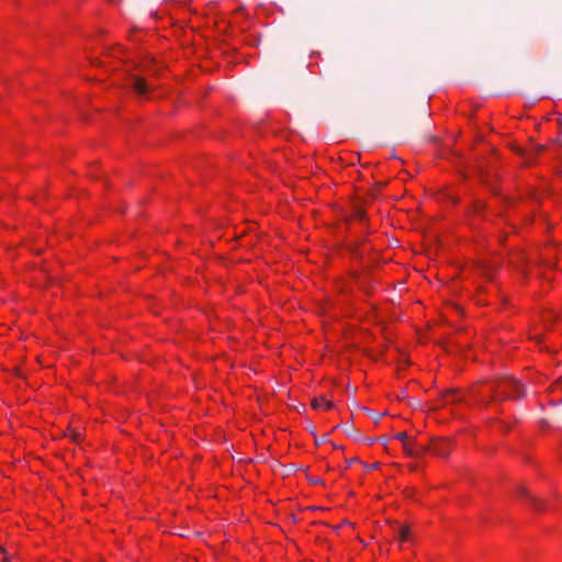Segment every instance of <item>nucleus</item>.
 <instances>
[{"label":"nucleus","mask_w":562,"mask_h":562,"mask_svg":"<svg viewBox=\"0 0 562 562\" xmlns=\"http://www.w3.org/2000/svg\"><path fill=\"white\" fill-rule=\"evenodd\" d=\"M321 442H324V439L323 440L322 439H318V440L316 439V445H321Z\"/></svg>","instance_id":"nucleus-20"},{"label":"nucleus","mask_w":562,"mask_h":562,"mask_svg":"<svg viewBox=\"0 0 562 562\" xmlns=\"http://www.w3.org/2000/svg\"><path fill=\"white\" fill-rule=\"evenodd\" d=\"M321 442H324V439L323 440L322 439H318V440L316 439V445H321Z\"/></svg>","instance_id":"nucleus-21"},{"label":"nucleus","mask_w":562,"mask_h":562,"mask_svg":"<svg viewBox=\"0 0 562 562\" xmlns=\"http://www.w3.org/2000/svg\"><path fill=\"white\" fill-rule=\"evenodd\" d=\"M380 468V463L379 462H375V463H372L371 465H368V470L371 471V470H376Z\"/></svg>","instance_id":"nucleus-14"},{"label":"nucleus","mask_w":562,"mask_h":562,"mask_svg":"<svg viewBox=\"0 0 562 562\" xmlns=\"http://www.w3.org/2000/svg\"><path fill=\"white\" fill-rule=\"evenodd\" d=\"M491 396L486 402H497L506 398L521 400L526 396L525 386L512 376L498 378L491 384Z\"/></svg>","instance_id":"nucleus-1"},{"label":"nucleus","mask_w":562,"mask_h":562,"mask_svg":"<svg viewBox=\"0 0 562 562\" xmlns=\"http://www.w3.org/2000/svg\"><path fill=\"white\" fill-rule=\"evenodd\" d=\"M373 418H375V423H378V422H379V416L373 415Z\"/></svg>","instance_id":"nucleus-23"},{"label":"nucleus","mask_w":562,"mask_h":562,"mask_svg":"<svg viewBox=\"0 0 562 562\" xmlns=\"http://www.w3.org/2000/svg\"><path fill=\"white\" fill-rule=\"evenodd\" d=\"M560 131H562V121H559Z\"/></svg>","instance_id":"nucleus-24"},{"label":"nucleus","mask_w":562,"mask_h":562,"mask_svg":"<svg viewBox=\"0 0 562 562\" xmlns=\"http://www.w3.org/2000/svg\"><path fill=\"white\" fill-rule=\"evenodd\" d=\"M323 402H324V398H314L312 401V406L314 409H319L323 407Z\"/></svg>","instance_id":"nucleus-11"},{"label":"nucleus","mask_w":562,"mask_h":562,"mask_svg":"<svg viewBox=\"0 0 562 562\" xmlns=\"http://www.w3.org/2000/svg\"><path fill=\"white\" fill-rule=\"evenodd\" d=\"M373 418H375V423H378V422H379V416L373 415Z\"/></svg>","instance_id":"nucleus-22"},{"label":"nucleus","mask_w":562,"mask_h":562,"mask_svg":"<svg viewBox=\"0 0 562 562\" xmlns=\"http://www.w3.org/2000/svg\"><path fill=\"white\" fill-rule=\"evenodd\" d=\"M395 438L403 442V449L405 448V441H412L413 438H409L406 432H398L395 435Z\"/></svg>","instance_id":"nucleus-9"},{"label":"nucleus","mask_w":562,"mask_h":562,"mask_svg":"<svg viewBox=\"0 0 562 562\" xmlns=\"http://www.w3.org/2000/svg\"><path fill=\"white\" fill-rule=\"evenodd\" d=\"M443 401L446 403H453V402H457V401H460L459 397H457V394H456V391L454 390H449L447 391L443 396H442Z\"/></svg>","instance_id":"nucleus-7"},{"label":"nucleus","mask_w":562,"mask_h":562,"mask_svg":"<svg viewBox=\"0 0 562 562\" xmlns=\"http://www.w3.org/2000/svg\"><path fill=\"white\" fill-rule=\"evenodd\" d=\"M409 528L407 526L400 527L398 529V538L401 541H405L408 539Z\"/></svg>","instance_id":"nucleus-8"},{"label":"nucleus","mask_w":562,"mask_h":562,"mask_svg":"<svg viewBox=\"0 0 562 562\" xmlns=\"http://www.w3.org/2000/svg\"><path fill=\"white\" fill-rule=\"evenodd\" d=\"M131 81L132 88L139 95H145L150 89H153V87L149 86L142 77L132 76Z\"/></svg>","instance_id":"nucleus-5"},{"label":"nucleus","mask_w":562,"mask_h":562,"mask_svg":"<svg viewBox=\"0 0 562 562\" xmlns=\"http://www.w3.org/2000/svg\"><path fill=\"white\" fill-rule=\"evenodd\" d=\"M0 553H5V549L2 546H0Z\"/></svg>","instance_id":"nucleus-19"},{"label":"nucleus","mask_w":562,"mask_h":562,"mask_svg":"<svg viewBox=\"0 0 562 562\" xmlns=\"http://www.w3.org/2000/svg\"><path fill=\"white\" fill-rule=\"evenodd\" d=\"M311 482H312L313 484H318V483H321V482H322V480H321V479H318V477H315V479H312V480H311Z\"/></svg>","instance_id":"nucleus-15"},{"label":"nucleus","mask_w":562,"mask_h":562,"mask_svg":"<svg viewBox=\"0 0 562 562\" xmlns=\"http://www.w3.org/2000/svg\"><path fill=\"white\" fill-rule=\"evenodd\" d=\"M529 502L535 510H542L544 507V501L535 495L530 496Z\"/></svg>","instance_id":"nucleus-6"},{"label":"nucleus","mask_w":562,"mask_h":562,"mask_svg":"<svg viewBox=\"0 0 562 562\" xmlns=\"http://www.w3.org/2000/svg\"><path fill=\"white\" fill-rule=\"evenodd\" d=\"M359 214H360L359 218H360L361 221H363V220H364V214H366V213H364V212H361V213H359Z\"/></svg>","instance_id":"nucleus-18"},{"label":"nucleus","mask_w":562,"mask_h":562,"mask_svg":"<svg viewBox=\"0 0 562 562\" xmlns=\"http://www.w3.org/2000/svg\"><path fill=\"white\" fill-rule=\"evenodd\" d=\"M518 494L521 496V497H525L527 498L528 501L530 499V496H532V494L529 493V491L525 487V486H519L518 490H517Z\"/></svg>","instance_id":"nucleus-10"},{"label":"nucleus","mask_w":562,"mask_h":562,"mask_svg":"<svg viewBox=\"0 0 562 562\" xmlns=\"http://www.w3.org/2000/svg\"><path fill=\"white\" fill-rule=\"evenodd\" d=\"M429 450H430L429 443L423 445V443L418 442L416 439H413L412 441H405L404 452L408 457L418 458V457L425 454Z\"/></svg>","instance_id":"nucleus-3"},{"label":"nucleus","mask_w":562,"mask_h":562,"mask_svg":"<svg viewBox=\"0 0 562 562\" xmlns=\"http://www.w3.org/2000/svg\"><path fill=\"white\" fill-rule=\"evenodd\" d=\"M11 558L9 555H4L2 562H10Z\"/></svg>","instance_id":"nucleus-17"},{"label":"nucleus","mask_w":562,"mask_h":562,"mask_svg":"<svg viewBox=\"0 0 562 562\" xmlns=\"http://www.w3.org/2000/svg\"><path fill=\"white\" fill-rule=\"evenodd\" d=\"M429 446V451L441 458H447L452 450V442L449 440H432Z\"/></svg>","instance_id":"nucleus-4"},{"label":"nucleus","mask_w":562,"mask_h":562,"mask_svg":"<svg viewBox=\"0 0 562 562\" xmlns=\"http://www.w3.org/2000/svg\"><path fill=\"white\" fill-rule=\"evenodd\" d=\"M376 190L378 188L373 189L372 192H369L362 196H358L355 211L361 212L364 211L367 207H391V205H389V202L392 199H387L385 201L380 199L376 194Z\"/></svg>","instance_id":"nucleus-2"},{"label":"nucleus","mask_w":562,"mask_h":562,"mask_svg":"<svg viewBox=\"0 0 562 562\" xmlns=\"http://www.w3.org/2000/svg\"><path fill=\"white\" fill-rule=\"evenodd\" d=\"M334 406V403L333 402H329V401H325L323 402V407H325L326 409H329Z\"/></svg>","instance_id":"nucleus-13"},{"label":"nucleus","mask_w":562,"mask_h":562,"mask_svg":"<svg viewBox=\"0 0 562 562\" xmlns=\"http://www.w3.org/2000/svg\"><path fill=\"white\" fill-rule=\"evenodd\" d=\"M346 434L350 437H356L358 435V431L352 427L346 428Z\"/></svg>","instance_id":"nucleus-12"},{"label":"nucleus","mask_w":562,"mask_h":562,"mask_svg":"<svg viewBox=\"0 0 562 562\" xmlns=\"http://www.w3.org/2000/svg\"><path fill=\"white\" fill-rule=\"evenodd\" d=\"M105 187L110 188V181L106 177L103 178Z\"/></svg>","instance_id":"nucleus-16"}]
</instances>
